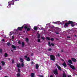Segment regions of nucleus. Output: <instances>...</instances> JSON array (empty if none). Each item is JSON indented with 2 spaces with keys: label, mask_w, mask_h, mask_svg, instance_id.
<instances>
[{
  "label": "nucleus",
  "mask_w": 77,
  "mask_h": 77,
  "mask_svg": "<svg viewBox=\"0 0 77 77\" xmlns=\"http://www.w3.org/2000/svg\"><path fill=\"white\" fill-rule=\"evenodd\" d=\"M26 42H27V41H29V39H28V38H26Z\"/></svg>",
  "instance_id": "cd10ccee"
},
{
  "label": "nucleus",
  "mask_w": 77,
  "mask_h": 77,
  "mask_svg": "<svg viewBox=\"0 0 77 77\" xmlns=\"http://www.w3.org/2000/svg\"><path fill=\"white\" fill-rule=\"evenodd\" d=\"M48 45L50 46H51V45L50 44V42H48Z\"/></svg>",
  "instance_id": "c85d7f7f"
},
{
  "label": "nucleus",
  "mask_w": 77,
  "mask_h": 77,
  "mask_svg": "<svg viewBox=\"0 0 77 77\" xmlns=\"http://www.w3.org/2000/svg\"><path fill=\"white\" fill-rule=\"evenodd\" d=\"M14 0H13L12 1H11V2H8V8H9L11 7V5H14Z\"/></svg>",
  "instance_id": "20e7f679"
},
{
  "label": "nucleus",
  "mask_w": 77,
  "mask_h": 77,
  "mask_svg": "<svg viewBox=\"0 0 77 77\" xmlns=\"http://www.w3.org/2000/svg\"><path fill=\"white\" fill-rule=\"evenodd\" d=\"M20 60L21 61V62L22 63V62H23V58H20Z\"/></svg>",
  "instance_id": "4468645a"
},
{
  "label": "nucleus",
  "mask_w": 77,
  "mask_h": 77,
  "mask_svg": "<svg viewBox=\"0 0 77 77\" xmlns=\"http://www.w3.org/2000/svg\"><path fill=\"white\" fill-rule=\"evenodd\" d=\"M5 77H8V76H5Z\"/></svg>",
  "instance_id": "13d9d810"
},
{
  "label": "nucleus",
  "mask_w": 77,
  "mask_h": 77,
  "mask_svg": "<svg viewBox=\"0 0 77 77\" xmlns=\"http://www.w3.org/2000/svg\"><path fill=\"white\" fill-rule=\"evenodd\" d=\"M62 61H63V60L62 59Z\"/></svg>",
  "instance_id": "bf43d9fd"
},
{
  "label": "nucleus",
  "mask_w": 77,
  "mask_h": 77,
  "mask_svg": "<svg viewBox=\"0 0 77 77\" xmlns=\"http://www.w3.org/2000/svg\"><path fill=\"white\" fill-rule=\"evenodd\" d=\"M33 62H32V64H33Z\"/></svg>",
  "instance_id": "6e6d98bb"
},
{
  "label": "nucleus",
  "mask_w": 77,
  "mask_h": 77,
  "mask_svg": "<svg viewBox=\"0 0 77 77\" xmlns=\"http://www.w3.org/2000/svg\"><path fill=\"white\" fill-rule=\"evenodd\" d=\"M56 66H57V68H58V69L60 70V71H61V70H62L61 69V67H60V66H59V65H58L57 64H56Z\"/></svg>",
  "instance_id": "0eeeda50"
},
{
  "label": "nucleus",
  "mask_w": 77,
  "mask_h": 77,
  "mask_svg": "<svg viewBox=\"0 0 77 77\" xmlns=\"http://www.w3.org/2000/svg\"><path fill=\"white\" fill-rule=\"evenodd\" d=\"M2 69V67L1 66H0V70H1Z\"/></svg>",
  "instance_id": "79ce46f5"
},
{
  "label": "nucleus",
  "mask_w": 77,
  "mask_h": 77,
  "mask_svg": "<svg viewBox=\"0 0 77 77\" xmlns=\"http://www.w3.org/2000/svg\"><path fill=\"white\" fill-rule=\"evenodd\" d=\"M67 38H70V37H67Z\"/></svg>",
  "instance_id": "3c124183"
},
{
  "label": "nucleus",
  "mask_w": 77,
  "mask_h": 77,
  "mask_svg": "<svg viewBox=\"0 0 77 77\" xmlns=\"http://www.w3.org/2000/svg\"><path fill=\"white\" fill-rule=\"evenodd\" d=\"M69 23H66L65 24V26H64V27H66L69 25V24H75V22H72V21H69Z\"/></svg>",
  "instance_id": "7ed1b4c3"
},
{
  "label": "nucleus",
  "mask_w": 77,
  "mask_h": 77,
  "mask_svg": "<svg viewBox=\"0 0 77 77\" xmlns=\"http://www.w3.org/2000/svg\"><path fill=\"white\" fill-rule=\"evenodd\" d=\"M49 24H50V23L47 24H46V25H47H47H49Z\"/></svg>",
  "instance_id": "09e8293b"
},
{
  "label": "nucleus",
  "mask_w": 77,
  "mask_h": 77,
  "mask_svg": "<svg viewBox=\"0 0 77 77\" xmlns=\"http://www.w3.org/2000/svg\"><path fill=\"white\" fill-rule=\"evenodd\" d=\"M59 22H53L52 23H54V24H57L58 23H59Z\"/></svg>",
  "instance_id": "aec40b11"
},
{
  "label": "nucleus",
  "mask_w": 77,
  "mask_h": 77,
  "mask_svg": "<svg viewBox=\"0 0 77 77\" xmlns=\"http://www.w3.org/2000/svg\"><path fill=\"white\" fill-rule=\"evenodd\" d=\"M41 38L42 39H43V40H44V39H45V38H44V37H43V36H42L41 37Z\"/></svg>",
  "instance_id": "7c9ffc66"
},
{
  "label": "nucleus",
  "mask_w": 77,
  "mask_h": 77,
  "mask_svg": "<svg viewBox=\"0 0 77 77\" xmlns=\"http://www.w3.org/2000/svg\"><path fill=\"white\" fill-rule=\"evenodd\" d=\"M57 56H58V57H59V56H60V55L59 54H58L57 55Z\"/></svg>",
  "instance_id": "a19ab883"
},
{
  "label": "nucleus",
  "mask_w": 77,
  "mask_h": 77,
  "mask_svg": "<svg viewBox=\"0 0 77 77\" xmlns=\"http://www.w3.org/2000/svg\"><path fill=\"white\" fill-rule=\"evenodd\" d=\"M40 38V35L38 34V38Z\"/></svg>",
  "instance_id": "a878e982"
},
{
  "label": "nucleus",
  "mask_w": 77,
  "mask_h": 77,
  "mask_svg": "<svg viewBox=\"0 0 77 77\" xmlns=\"http://www.w3.org/2000/svg\"><path fill=\"white\" fill-rule=\"evenodd\" d=\"M12 35V32H10V34L9 35V36H11V35Z\"/></svg>",
  "instance_id": "393cba45"
},
{
  "label": "nucleus",
  "mask_w": 77,
  "mask_h": 77,
  "mask_svg": "<svg viewBox=\"0 0 77 77\" xmlns=\"http://www.w3.org/2000/svg\"><path fill=\"white\" fill-rule=\"evenodd\" d=\"M27 57V55H26L25 56V59H26V58Z\"/></svg>",
  "instance_id": "72a5a7b5"
},
{
  "label": "nucleus",
  "mask_w": 77,
  "mask_h": 77,
  "mask_svg": "<svg viewBox=\"0 0 77 77\" xmlns=\"http://www.w3.org/2000/svg\"><path fill=\"white\" fill-rule=\"evenodd\" d=\"M50 77H53V76H52V75H51Z\"/></svg>",
  "instance_id": "864d4df0"
},
{
  "label": "nucleus",
  "mask_w": 77,
  "mask_h": 77,
  "mask_svg": "<svg viewBox=\"0 0 77 77\" xmlns=\"http://www.w3.org/2000/svg\"><path fill=\"white\" fill-rule=\"evenodd\" d=\"M9 60H11V59L9 58Z\"/></svg>",
  "instance_id": "680f3d73"
},
{
  "label": "nucleus",
  "mask_w": 77,
  "mask_h": 77,
  "mask_svg": "<svg viewBox=\"0 0 77 77\" xmlns=\"http://www.w3.org/2000/svg\"><path fill=\"white\" fill-rule=\"evenodd\" d=\"M38 67H39V65H38V64H36V69H38Z\"/></svg>",
  "instance_id": "f3484780"
},
{
  "label": "nucleus",
  "mask_w": 77,
  "mask_h": 77,
  "mask_svg": "<svg viewBox=\"0 0 77 77\" xmlns=\"http://www.w3.org/2000/svg\"><path fill=\"white\" fill-rule=\"evenodd\" d=\"M5 57H7L8 56V54L7 53H5Z\"/></svg>",
  "instance_id": "412c9836"
},
{
  "label": "nucleus",
  "mask_w": 77,
  "mask_h": 77,
  "mask_svg": "<svg viewBox=\"0 0 77 77\" xmlns=\"http://www.w3.org/2000/svg\"><path fill=\"white\" fill-rule=\"evenodd\" d=\"M1 63L3 66H4V65H6V64H5V62H4V61H1Z\"/></svg>",
  "instance_id": "9d476101"
},
{
  "label": "nucleus",
  "mask_w": 77,
  "mask_h": 77,
  "mask_svg": "<svg viewBox=\"0 0 77 77\" xmlns=\"http://www.w3.org/2000/svg\"><path fill=\"white\" fill-rule=\"evenodd\" d=\"M24 26V28L25 29H27V31H29L30 30V27H31L29 24H24L23 26H22L21 27H19L18 28V30H21L23 29V28Z\"/></svg>",
  "instance_id": "f257e3e1"
},
{
  "label": "nucleus",
  "mask_w": 77,
  "mask_h": 77,
  "mask_svg": "<svg viewBox=\"0 0 77 77\" xmlns=\"http://www.w3.org/2000/svg\"><path fill=\"white\" fill-rule=\"evenodd\" d=\"M31 76L32 77H35V74L32 73L31 75Z\"/></svg>",
  "instance_id": "ddd939ff"
},
{
  "label": "nucleus",
  "mask_w": 77,
  "mask_h": 77,
  "mask_svg": "<svg viewBox=\"0 0 77 77\" xmlns=\"http://www.w3.org/2000/svg\"><path fill=\"white\" fill-rule=\"evenodd\" d=\"M37 42H41V39L39 38H38L37 39Z\"/></svg>",
  "instance_id": "6ab92c4d"
},
{
  "label": "nucleus",
  "mask_w": 77,
  "mask_h": 77,
  "mask_svg": "<svg viewBox=\"0 0 77 77\" xmlns=\"http://www.w3.org/2000/svg\"><path fill=\"white\" fill-rule=\"evenodd\" d=\"M24 62L21 63V64H20V63L17 64V67H18V68H21V67H24Z\"/></svg>",
  "instance_id": "f03ea898"
},
{
  "label": "nucleus",
  "mask_w": 77,
  "mask_h": 77,
  "mask_svg": "<svg viewBox=\"0 0 77 77\" xmlns=\"http://www.w3.org/2000/svg\"><path fill=\"white\" fill-rule=\"evenodd\" d=\"M7 45L8 46H9V45H11V44H10V43H9V42H8Z\"/></svg>",
  "instance_id": "bb28decb"
},
{
  "label": "nucleus",
  "mask_w": 77,
  "mask_h": 77,
  "mask_svg": "<svg viewBox=\"0 0 77 77\" xmlns=\"http://www.w3.org/2000/svg\"><path fill=\"white\" fill-rule=\"evenodd\" d=\"M12 48H13L14 50H16V49L17 48V47L14 46V45H12Z\"/></svg>",
  "instance_id": "1a4fd4ad"
},
{
  "label": "nucleus",
  "mask_w": 77,
  "mask_h": 77,
  "mask_svg": "<svg viewBox=\"0 0 77 77\" xmlns=\"http://www.w3.org/2000/svg\"><path fill=\"white\" fill-rule=\"evenodd\" d=\"M18 72H20V69H18Z\"/></svg>",
  "instance_id": "473e14b6"
},
{
  "label": "nucleus",
  "mask_w": 77,
  "mask_h": 77,
  "mask_svg": "<svg viewBox=\"0 0 77 77\" xmlns=\"http://www.w3.org/2000/svg\"><path fill=\"white\" fill-rule=\"evenodd\" d=\"M63 66H64V67H66V63H64L62 65Z\"/></svg>",
  "instance_id": "2eb2a0df"
},
{
  "label": "nucleus",
  "mask_w": 77,
  "mask_h": 77,
  "mask_svg": "<svg viewBox=\"0 0 77 77\" xmlns=\"http://www.w3.org/2000/svg\"><path fill=\"white\" fill-rule=\"evenodd\" d=\"M14 63V59H13L12 60V63Z\"/></svg>",
  "instance_id": "c756f323"
},
{
  "label": "nucleus",
  "mask_w": 77,
  "mask_h": 77,
  "mask_svg": "<svg viewBox=\"0 0 77 77\" xmlns=\"http://www.w3.org/2000/svg\"><path fill=\"white\" fill-rule=\"evenodd\" d=\"M50 59L52 60H55V57L54 55L50 56Z\"/></svg>",
  "instance_id": "39448f33"
},
{
  "label": "nucleus",
  "mask_w": 77,
  "mask_h": 77,
  "mask_svg": "<svg viewBox=\"0 0 77 77\" xmlns=\"http://www.w3.org/2000/svg\"><path fill=\"white\" fill-rule=\"evenodd\" d=\"M5 41V40H4V39H2V41H3L4 42Z\"/></svg>",
  "instance_id": "49530a36"
},
{
  "label": "nucleus",
  "mask_w": 77,
  "mask_h": 77,
  "mask_svg": "<svg viewBox=\"0 0 77 77\" xmlns=\"http://www.w3.org/2000/svg\"><path fill=\"white\" fill-rule=\"evenodd\" d=\"M51 41H54V39L53 38H52L51 39Z\"/></svg>",
  "instance_id": "58836bf2"
},
{
  "label": "nucleus",
  "mask_w": 77,
  "mask_h": 77,
  "mask_svg": "<svg viewBox=\"0 0 77 77\" xmlns=\"http://www.w3.org/2000/svg\"><path fill=\"white\" fill-rule=\"evenodd\" d=\"M63 51L62 50H61V52H62Z\"/></svg>",
  "instance_id": "052dcab7"
},
{
  "label": "nucleus",
  "mask_w": 77,
  "mask_h": 77,
  "mask_svg": "<svg viewBox=\"0 0 77 77\" xmlns=\"http://www.w3.org/2000/svg\"><path fill=\"white\" fill-rule=\"evenodd\" d=\"M33 54H31V56H33Z\"/></svg>",
  "instance_id": "603ef678"
},
{
  "label": "nucleus",
  "mask_w": 77,
  "mask_h": 77,
  "mask_svg": "<svg viewBox=\"0 0 77 77\" xmlns=\"http://www.w3.org/2000/svg\"><path fill=\"white\" fill-rule=\"evenodd\" d=\"M16 30V29H14V30Z\"/></svg>",
  "instance_id": "e2e57ef3"
},
{
  "label": "nucleus",
  "mask_w": 77,
  "mask_h": 77,
  "mask_svg": "<svg viewBox=\"0 0 77 77\" xmlns=\"http://www.w3.org/2000/svg\"><path fill=\"white\" fill-rule=\"evenodd\" d=\"M48 51H51V48H49L48 49Z\"/></svg>",
  "instance_id": "ea45409f"
},
{
  "label": "nucleus",
  "mask_w": 77,
  "mask_h": 77,
  "mask_svg": "<svg viewBox=\"0 0 77 77\" xmlns=\"http://www.w3.org/2000/svg\"><path fill=\"white\" fill-rule=\"evenodd\" d=\"M46 39L48 40H50V38L48 37H46Z\"/></svg>",
  "instance_id": "4be33fe9"
},
{
  "label": "nucleus",
  "mask_w": 77,
  "mask_h": 77,
  "mask_svg": "<svg viewBox=\"0 0 77 77\" xmlns=\"http://www.w3.org/2000/svg\"><path fill=\"white\" fill-rule=\"evenodd\" d=\"M54 74H57V70L55 69L54 71Z\"/></svg>",
  "instance_id": "6e6552de"
},
{
  "label": "nucleus",
  "mask_w": 77,
  "mask_h": 77,
  "mask_svg": "<svg viewBox=\"0 0 77 77\" xmlns=\"http://www.w3.org/2000/svg\"><path fill=\"white\" fill-rule=\"evenodd\" d=\"M2 53V49H0V53Z\"/></svg>",
  "instance_id": "2f4dec72"
},
{
  "label": "nucleus",
  "mask_w": 77,
  "mask_h": 77,
  "mask_svg": "<svg viewBox=\"0 0 77 77\" xmlns=\"http://www.w3.org/2000/svg\"><path fill=\"white\" fill-rule=\"evenodd\" d=\"M30 58H29V57H28L26 59L27 61H30Z\"/></svg>",
  "instance_id": "a211bd4d"
},
{
  "label": "nucleus",
  "mask_w": 77,
  "mask_h": 77,
  "mask_svg": "<svg viewBox=\"0 0 77 77\" xmlns=\"http://www.w3.org/2000/svg\"><path fill=\"white\" fill-rule=\"evenodd\" d=\"M39 76L40 77H44V76L42 75H39Z\"/></svg>",
  "instance_id": "c9c22d12"
},
{
  "label": "nucleus",
  "mask_w": 77,
  "mask_h": 77,
  "mask_svg": "<svg viewBox=\"0 0 77 77\" xmlns=\"http://www.w3.org/2000/svg\"><path fill=\"white\" fill-rule=\"evenodd\" d=\"M68 77H71V76L70 75H68Z\"/></svg>",
  "instance_id": "a18cd8bd"
},
{
  "label": "nucleus",
  "mask_w": 77,
  "mask_h": 77,
  "mask_svg": "<svg viewBox=\"0 0 77 77\" xmlns=\"http://www.w3.org/2000/svg\"><path fill=\"white\" fill-rule=\"evenodd\" d=\"M51 45L52 46H54V44H53V43H51Z\"/></svg>",
  "instance_id": "37998d69"
},
{
  "label": "nucleus",
  "mask_w": 77,
  "mask_h": 77,
  "mask_svg": "<svg viewBox=\"0 0 77 77\" xmlns=\"http://www.w3.org/2000/svg\"><path fill=\"white\" fill-rule=\"evenodd\" d=\"M75 26V24H72L71 26H72V27H74Z\"/></svg>",
  "instance_id": "e433bc0d"
},
{
  "label": "nucleus",
  "mask_w": 77,
  "mask_h": 77,
  "mask_svg": "<svg viewBox=\"0 0 77 77\" xmlns=\"http://www.w3.org/2000/svg\"><path fill=\"white\" fill-rule=\"evenodd\" d=\"M11 50L12 52H13V50H12L11 49Z\"/></svg>",
  "instance_id": "8fccbe9b"
},
{
  "label": "nucleus",
  "mask_w": 77,
  "mask_h": 77,
  "mask_svg": "<svg viewBox=\"0 0 77 77\" xmlns=\"http://www.w3.org/2000/svg\"><path fill=\"white\" fill-rule=\"evenodd\" d=\"M69 65L71 68L73 69H75V67H74V66L72 65L69 63Z\"/></svg>",
  "instance_id": "423d86ee"
},
{
  "label": "nucleus",
  "mask_w": 77,
  "mask_h": 77,
  "mask_svg": "<svg viewBox=\"0 0 77 77\" xmlns=\"http://www.w3.org/2000/svg\"><path fill=\"white\" fill-rule=\"evenodd\" d=\"M12 39H14V36H12Z\"/></svg>",
  "instance_id": "4c0bfd02"
},
{
  "label": "nucleus",
  "mask_w": 77,
  "mask_h": 77,
  "mask_svg": "<svg viewBox=\"0 0 77 77\" xmlns=\"http://www.w3.org/2000/svg\"><path fill=\"white\" fill-rule=\"evenodd\" d=\"M18 0H14V1H18Z\"/></svg>",
  "instance_id": "4d7b16f0"
},
{
  "label": "nucleus",
  "mask_w": 77,
  "mask_h": 77,
  "mask_svg": "<svg viewBox=\"0 0 77 77\" xmlns=\"http://www.w3.org/2000/svg\"><path fill=\"white\" fill-rule=\"evenodd\" d=\"M34 30H36L38 29V27L37 26H35L34 27Z\"/></svg>",
  "instance_id": "dca6fc26"
},
{
  "label": "nucleus",
  "mask_w": 77,
  "mask_h": 77,
  "mask_svg": "<svg viewBox=\"0 0 77 77\" xmlns=\"http://www.w3.org/2000/svg\"><path fill=\"white\" fill-rule=\"evenodd\" d=\"M72 60L73 62H75L76 61H77V60L75 59V58H72Z\"/></svg>",
  "instance_id": "9b49d317"
},
{
  "label": "nucleus",
  "mask_w": 77,
  "mask_h": 77,
  "mask_svg": "<svg viewBox=\"0 0 77 77\" xmlns=\"http://www.w3.org/2000/svg\"><path fill=\"white\" fill-rule=\"evenodd\" d=\"M24 45V42H23L22 43V47H23Z\"/></svg>",
  "instance_id": "b1692460"
},
{
  "label": "nucleus",
  "mask_w": 77,
  "mask_h": 77,
  "mask_svg": "<svg viewBox=\"0 0 77 77\" xmlns=\"http://www.w3.org/2000/svg\"><path fill=\"white\" fill-rule=\"evenodd\" d=\"M68 62L71 64H72V61H71V60H68Z\"/></svg>",
  "instance_id": "f8f14e48"
},
{
  "label": "nucleus",
  "mask_w": 77,
  "mask_h": 77,
  "mask_svg": "<svg viewBox=\"0 0 77 77\" xmlns=\"http://www.w3.org/2000/svg\"><path fill=\"white\" fill-rule=\"evenodd\" d=\"M75 37H76V36H77V35H75Z\"/></svg>",
  "instance_id": "5fc2aeb1"
},
{
  "label": "nucleus",
  "mask_w": 77,
  "mask_h": 77,
  "mask_svg": "<svg viewBox=\"0 0 77 77\" xmlns=\"http://www.w3.org/2000/svg\"><path fill=\"white\" fill-rule=\"evenodd\" d=\"M3 37L5 38V37H6V36L5 35V36H4V35H3Z\"/></svg>",
  "instance_id": "de8ad7c7"
},
{
  "label": "nucleus",
  "mask_w": 77,
  "mask_h": 77,
  "mask_svg": "<svg viewBox=\"0 0 77 77\" xmlns=\"http://www.w3.org/2000/svg\"><path fill=\"white\" fill-rule=\"evenodd\" d=\"M55 33H56V34H59V32H55Z\"/></svg>",
  "instance_id": "c03bdc74"
},
{
  "label": "nucleus",
  "mask_w": 77,
  "mask_h": 77,
  "mask_svg": "<svg viewBox=\"0 0 77 77\" xmlns=\"http://www.w3.org/2000/svg\"><path fill=\"white\" fill-rule=\"evenodd\" d=\"M18 43L19 44H21V42L20 41H19L18 42Z\"/></svg>",
  "instance_id": "f704fd0d"
},
{
  "label": "nucleus",
  "mask_w": 77,
  "mask_h": 77,
  "mask_svg": "<svg viewBox=\"0 0 77 77\" xmlns=\"http://www.w3.org/2000/svg\"><path fill=\"white\" fill-rule=\"evenodd\" d=\"M17 77H20V73H18L17 74Z\"/></svg>",
  "instance_id": "5701e85b"
}]
</instances>
